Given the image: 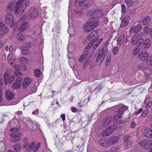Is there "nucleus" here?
<instances>
[{
	"label": "nucleus",
	"instance_id": "f257e3e1",
	"mask_svg": "<svg viewBox=\"0 0 152 152\" xmlns=\"http://www.w3.org/2000/svg\"><path fill=\"white\" fill-rule=\"evenodd\" d=\"M22 5V6L23 7L20 8L19 4H18L15 1H13L8 4L7 7V10L10 12L14 10L15 14L18 15L23 12V10L25 9V7H24V5Z\"/></svg>",
	"mask_w": 152,
	"mask_h": 152
},
{
	"label": "nucleus",
	"instance_id": "f03ea898",
	"mask_svg": "<svg viewBox=\"0 0 152 152\" xmlns=\"http://www.w3.org/2000/svg\"><path fill=\"white\" fill-rule=\"evenodd\" d=\"M95 17H93L89 19L88 22L84 25L83 28L84 31L90 32L97 26L98 22L95 20Z\"/></svg>",
	"mask_w": 152,
	"mask_h": 152
},
{
	"label": "nucleus",
	"instance_id": "7ed1b4c3",
	"mask_svg": "<svg viewBox=\"0 0 152 152\" xmlns=\"http://www.w3.org/2000/svg\"><path fill=\"white\" fill-rule=\"evenodd\" d=\"M19 129L17 128H12L10 129V132L12 133L10 136L12 138L10 139L12 142L14 143L18 142L20 140V138L21 135L20 133L17 134L19 132Z\"/></svg>",
	"mask_w": 152,
	"mask_h": 152
},
{
	"label": "nucleus",
	"instance_id": "20e7f679",
	"mask_svg": "<svg viewBox=\"0 0 152 152\" xmlns=\"http://www.w3.org/2000/svg\"><path fill=\"white\" fill-rule=\"evenodd\" d=\"M10 71L9 70H7L5 72L4 75V83L5 85L9 84H10L12 81H13L15 79L14 75H10Z\"/></svg>",
	"mask_w": 152,
	"mask_h": 152
},
{
	"label": "nucleus",
	"instance_id": "39448f33",
	"mask_svg": "<svg viewBox=\"0 0 152 152\" xmlns=\"http://www.w3.org/2000/svg\"><path fill=\"white\" fill-rule=\"evenodd\" d=\"M116 129V127L115 126H111L103 131L102 133V134L103 136H108L114 132Z\"/></svg>",
	"mask_w": 152,
	"mask_h": 152
},
{
	"label": "nucleus",
	"instance_id": "423d86ee",
	"mask_svg": "<svg viewBox=\"0 0 152 152\" xmlns=\"http://www.w3.org/2000/svg\"><path fill=\"white\" fill-rule=\"evenodd\" d=\"M13 19L14 16L11 13H9L6 18L5 22L6 24H9L11 28L12 27L15 23Z\"/></svg>",
	"mask_w": 152,
	"mask_h": 152
},
{
	"label": "nucleus",
	"instance_id": "0eeeda50",
	"mask_svg": "<svg viewBox=\"0 0 152 152\" xmlns=\"http://www.w3.org/2000/svg\"><path fill=\"white\" fill-rule=\"evenodd\" d=\"M89 15L92 16H95L97 17H100L102 16V12L100 9H94L88 12Z\"/></svg>",
	"mask_w": 152,
	"mask_h": 152
},
{
	"label": "nucleus",
	"instance_id": "6e6552de",
	"mask_svg": "<svg viewBox=\"0 0 152 152\" xmlns=\"http://www.w3.org/2000/svg\"><path fill=\"white\" fill-rule=\"evenodd\" d=\"M104 50L103 49H101L98 52V54L96 57V61L98 62L100 59V62L102 63L104 60V59L106 56V54L104 53Z\"/></svg>",
	"mask_w": 152,
	"mask_h": 152
},
{
	"label": "nucleus",
	"instance_id": "1a4fd4ad",
	"mask_svg": "<svg viewBox=\"0 0 152 152\" xmlns=\"http://www.w3.org/2000/svg\"><path fill=\"white\" fill-rule=\"evenodd\" d=\"M139 144L144 149H151L150 140L147 139L142 140L139 142Z\"/></svg>",
	"mask_w": 152,
	"mask_h": 152
},
{
	"label": "nucleus",
	"instance_id": "9d476101",
	"mask_svg": "<svg viewBox=\"0 0 152 152\" xmlns=\"http://www.w3.org/2000/svg\"><path fill=\"white\" fill-rule=\"evenodd\" d=\"M39 12L37 9L31 8L30 9L29 15L30 19H33L37 18Z\"/></svg>",
	"mask_w": 152,
	"mask_h": 152
},
{
	"label": "nucleus",
	"instance_id": "9b49d317",
	"mask_svg": "<svg viewBox=\"0 0 152 152\" xmlns=\"http://www.w3.org/2000/svg\"><path fill=\"white\" fill-rule=\"evenodd\" d=\"M98 34V32L97 30H95L91 32L88 37V39L90 40L93 39V41L95 42L98 39V37L97 36Z\"/></svg>",
	"mask_w": 152,
	"mask_h": 152
},
{
	"label": "nucleus",
	"instance_id": "f8f14e48",
	"mask_svg": "<svg viewBox=\"0 0 152 152\" xmlns=\"http://www.w3.org/2000/svg\"><path fill=\"white\" fill-rule=\"evenodd\" d=\"M22 78L18 77L15 80V83L12 86V88L15 89L19 88L22 83Z\"/></svg>",
	"mask_w": 152,
	"mask_h": 152
},
{
	"label": "nucleus",
	"instance_id": "ddd939ff",
	"mask_svg": "<svg viewBox=\"0 0 152 152\" xmlns=\"http://www.w3.org/2000/svg\"><path fill=\"white\" fill-rule=\"evenodd\" d=\"M28 27V23L27 21L23 22L20 24L18 30L20 33H21L27 29Z\"/></svg>",
	"mask_w": 152,
	"mask_h": 152
},
{
	"label": "nucleus",
	"instance_id": "4468645a",
	"mask_svg": "<svg viewBox=\"0 0 152 152\" xmlns=\"http://www.w3.org/2000/svg\"><path fill=\"white\" fill-rule=\"evenodd\" d=\"M112 122V118L111 116H108L104 118L102 121L103 126L106 127L111 124Z\"/></svg>",
	"mask_w": 152,
	"mask_h": 152
},
{
	"label": "nucleus",
	"instance_id": "2eb2a0df",
	"mask_svg": "<svg viewBox=\"0 0 152 152\" xmlns=\"http://www.w3.org/2000/svg\"><path fill=\"white\" fill-rule=\"evenodd\" d=\"M116 115L113 118V122L114 124H119L122 123V121L121 120V118L122 116H121L120 114H118V113H116Z\"/></svg>",
	"mask_w": 152,
	"mask_h": 152
},
{
	"label": "nucleus",
	"instance_id": "dca6fc26",
	"mask_svg": "<svg viewBox=\"0 0 152 152\" xmlns=\"http://www.w3.org/2000/svg\"><path fill=\"white\" fill-rule=\"evenodd\" d=\"M80 0L79 2L80 4H84L85 8L90 7L91 6V0Z\"/></svg>",
	"mask_w": 152,
	"mask_h": 152
},
{
	"label": "nucleus",
	"instance_id": "f3484780",
	"mask_svg": "<svg viewBox=\"0 0 152 152\" xmlns=\"http://www.w3.org/2000/svg\"><path fill=\"white\" fill-rule=\"evenodd\" d=\"M99 143L101 145L105 147H108L110 146L108 140L104 138L100 139Z\"/></svg>",
	"mask_w": 152,
	"mask_h": 152
},
{
	"label": "nucleus",
	"instance_id": "a211bd4d",
	"mask_svg": "<svg viewBox=\"0 0 152 152\" xmlns=\"http://www.w3.org/2000/svg\"><path fill=\"white\" fill-rule=\"evenodd\" d=\"M6 99L9 100L13 99L15 96V94L12 91H6L5 94Z\"/></svg>",
	"mask_w": 152,
	"mask_h": 152
},
{
	"label": "nucleus",
	"instance_id": "6ab92c4d",
	"mask_svg": "<svg viewBox=\"0 0 152 152\" xmlns=\"http://www.w3.org/2000/svg\"><path fill=\"white\" fill-rule=\"evenodd\" d=\"M9 30L8 27L3 23H0V31L2 32V34H4V35L5 34L8 33Z\"/></svg>",
	"mask_w": 152,
	"mask_h": 152
},
{
	"label": "nucleus",
	"instance_id": "aec40b11",
	"mask_svg": "<svg viewBox=\"0 0 152 152\" xmlns=\"http://www.w3.org/2000/svg\"><path fill=\"white\" fill-rule=\"evenodd\" d=\"M110 146L111 145L117 143L119 140V137L118 136H114L110 137L108 139Z\"/></svg>",
	"mask_w": 152,
	"mask_h": 152
},
{
	"label": "nucleus",
	"instance_id": "412c9836",
	"mask_svg": "<svg viewBox=\"0 0 152 152\" xmlns=\"http://www.w3.org/2000/svg\"><path fill=\"white\" fill-rule=\"evenodd\" d=\"M130 18L129 16H126L122 20L121 27H124L127 26L129 23V20Z\"/></svg>",
	"mask_w": 152,
	"mask_h": 152
},
{
	"label": "nucleus",
	"instance_id": "4be33fe9",
	"mask_svg": "<svg viewBox=\"0 0 152 152\" xmlns=\"http://www.w3.org/2000/svg\"><path fill=\"white\" fill-rule=\"evenodd\" d=\"M128 108V107L124 105L120 107L116 112L118 114H120L121 116L124 114V112Z\"/></svg>",
	"mask_w": 152,
	"mask_h": 152
},
{
	"label": "nucleus",
	"instance_id": "5701e85b",
	"mask_svg": "<svg viewBox=\"0 0 152 152\" xmlns=\"http://www.w3.org/2000/svg\"><path fill=\"white\" fill-rule=\"evenodd\" d=\"M32 80L28 77L25 78L23 83V87H26L27 86L29 85L32 82Z\"/></svg>",
	"mask_w": 152,
	"mask_h": 152
},
{
	"label": "nucleus",
	"instance_id": "b1692460",
	"mask_svg": "<svg viewBox=\"0 0 152 152\" xmlns=\"http://www.w3.org/2000/svg\"><path fill=\"white\" fill-rule=\"evenodd\" d=\"M145 136L147 138L152 137V129L150 128L146 129L144 132Z\"/></svg>",
	"mask_w": 152,
	"mask_h": 152
},
{
	"label": "nucleus",
	"instance_id": "393cba45",
	"mask_svg": "<svg viewBox=\"0 0 152 152\" xmlns=\"http://www.w3.org/2000/svg\"><path fill=\"white\" fill-rule=\"evenodd\" d=\"M138 57L141 60L144 61L148 58V53L147 52H145L144 53H141L138 55Z\"/></svg>",
	"mask_w": 152,
	"mask_h": 152
},
{
	"label": "nucleus",
	"instance_id": "a878e982",
	"mask_svg": "<svg viewBox=\"0 0 152 152\" xmlns=\"http://www.w3.org/2000/svg\"><path fill=\"white\" fill-rule=\"evenodd\" d=\"M141 36V33H140L138 34H135L134 35L131 39V42L133 45H135L136 41L137 39Z\"/></svg>",
	"mask_w": 152,
	"mask_h": 152
},
{
	"label": "nucleus",
	"instance_id": "bb28decb",
	"mask_svg": "<svg viewBox=\"0 0 152 152\" xmlns=\"http://www.w3.org/2000/svg\"><path fill=\"white\" fill-rule=\"evenodd\" d=\"M144 45H142V47L144 48H149L151 46V42L149 39H146L144 42Z\"/></svg>",
	"mask_w": 152,
	"mask_h": 152
},
{
	"label": "nucleus",
	"instance_id": "cd10ccee",
	"mask_svg": "<svg viewBox=\"0 0 152 152\" xmlns=\"http://www.w3.org/2000/svg\"><path fill=\"white\" fill-rule=\"evenodd\" d=\"M22 149L21 145L19 143L16 144L13 146V151L14 152H18Z\"/></svg>",
	"mask_w": 152,
	"mask_h": 152
},
{
	"label": "nucleus",
	"instance_id": "c85d7f7f",
	"mask_svg": "<svg viewBox=\"0 0 152 152\" xmlns=\"http://www.w3.org/2000/svg\"><path fill=\"white\" fill-rule=\"evenodd\" d=\"M20 48L21 49V53L23 55H27L29 54V50L27 48L23 46L21 47Z\"/></svg>",
	"mask_w": 152,
	"mask_h": 152
},
{
	"label": "nucleus",
	"instance_id": "c756f323",
	"mask_svg": "<svg viewBox=\"0 0 152 152\" xmlns=\"http://www.w3.org/2000/svg\"><path fill=\"white\" fill-rule=\"evenodd\" d=\"M143 71L145 75V79L147 80L148 79L151 72V69L149 68H145Z\"/></svg>",
	"mask_w": 152,
	"mask_h": 152
},
{
	"label": "nucleus",
	"instance_id": "7c9ffc66",
	"mask_svg": "<svg viewBox=\"0 0 152 152\" xmlns=\"http://www.w3.org/2000/svg\"><path fill=\"white\" fill-rule=\"evenodd\" d=\"M36 143L35 142H31L30 144L28 146V148H26L25 151L27 152H30L33 148Z\"/></svg>",
	"mask_w": 152,
	"mask_h": 152
},
{
	"label": "nucleus",
	"instance_id": "2f4dec72",
	"mask_svg": "<svg viewBox=\"0 0 152 152\" xmlns=\"http://www.w3.org/2000/svg\"><path fill=\"white\" fill-rule=\"evenodd\" d=\"M134 33H137L140 31L142 29V26L141 24H137L135 26H134Z\"/></svg>",
	"mask_w": 152,
	"mask_h": 152
},
{
	"label": "nucleus",
	"instance_id": "473e14b6",
	"mask_svg": "<svg viewBox=\"0 0 152 152\" xmlns=\"http://www.w3.org/2000/svg\"><path fill=\"white\" fill-rule=\"evenodd\" d=\"M88 54V52L87 51H86V52L84 53L79 58V61L80 62H82L84 59L86 58Z\"/></svg>",
	"mask_w": 152,
	"mask_h": 152
},
{
	"label": "nucleus",
	"instance_id": "72a5a7b5",
	"mask_svg": "<svg viewBox=\"0 0 152 152\" xmlns=\"http://www.w3.org/2000/svg\"><path fill=\"white\" fill-rule=\"evenodd\" d=\"M18 60L21 62L25 64H27L28 62V58L23 57H19V58Z\"/></svg>",
	"mask_w": 152,
	"mask_h": 152
},
{
	"label": "nucleus",
	"instance_id": "f704fd0d",
	"mask_svg": "<svg viewBox=\"0 0 152 152\" xmlns=\"http://www.w3.org/2000/svg\"><path fill=\"white\" fill-rule=\"evenodd\" d=\"M94 41H93V40H91L89 44L85 47V50L88 51V50H90V48L94 45Z\"/></svg>",
	"mask_w": 152,
	"mask_h": 152
},
{
	"label": "nucleus",
	"instance_id": "c9c22d12",
	"mask_svg": "<svg viewBox=\"0 0 152 152\" xmlns=\"http://www.w3.org/2000/svg\"><path fill=\"white\" fill-rule=\"evenodd\" d=\"M125 36L124 34H122L117 40V43L118 44H121L124 41Z\"/></svg>",
	"mask_w": 152,
	"mask_h": 152
},
{
	"label": "nucleus",
	"instance_id": "e433bc0d",
	"mask_svg": "<svg viewBox=\"0 0 152 152\" xmlns=\"http://www.w3.org/2000/svg\"><path fill=\"white\" fill-rule=\"evenodd\" d=\"M30 4V1L29 0H26L25 2H23V3H20V8L22 7V5H24V7H25V9L23 10V12L26 9V7L28 6ZM22 7H23L22 6Z\"/></svg>",
	"mask_w": 152,
	"mask_h": 152
},
{
	"label": "nucleus",
	"instance_id": "4c0bfd02",
	"mask_svg": "<svg viewBox=\"0 0 152 152\" xmlns=\"http://www.w3.org/2000/svg\"><path fill=\"white\" fill-rule=\"evenodd\" d=\"M144 42V40L141 38H138L136 41L135 45L140 46L142 45Z\"/></svg>",
	"mask_w": 152,
	"mask_h": 152
},
{
	"label": "nucleus",
	"instance_id": "58836bf2",
	"mask_svg": "<svg viewBox=\"0 0 152 152\" xmlns=\"http://www.w3.org/2000/svg\"><path fill=\"white\" fill-rule=\"evenodd\" d=\"M150 17L149 16L146 17L142 20L143 24L145 25H146L150 21Z\"/></svg>",
	"mask_w": 152,
	"mask_h": 152
},
{
	"label": "nucleus",
	"instance_id": "ea45409f",
	"mask_svg": "<svg viewBox=\"0 0 152 152\" xmlns=\"http://www.w3.org/2000/svg\"><path fill=\"white\" fill-rule=\"evenodd\" d=\"M124 2L128 7H130L133 4V1L132 0H125Z\"/></svg>",
	"mask_w": 152,
	"mask_h": 152
},
{
	"label": "nucleus",
	"instance_id": "a19ab883",
	"mask_svg": "<svg viewBox=\"0 0 152 152\" xmlns=\"http://www.w3.org/2000/svg\"><path fill=\"white\" fill-rule=\"evenodd\" d=\"M17 38L19 41L22 42L23 41L24 37L21 33H19L18 34Z\"/></svg>",
	"mask_w": 152,
	"mask_h": 152
},
{
	"label": "nucleus",
	"instance_id": "79ce46f5",
	"mask_svg": "<svg viewBox=\"0 0 152 152\" xmlns=\"http://www.w3.org/2000/svg\"><path fill=\"white\" fill-rule=\"evenodd\" d=\"M111 55L110 54H109L106 58V63H105V65L106 66H107L110 64V58H111Z\"/></svg>",
	"mask_w": 152,
	"mask_h": 152
},
{
	"label": "nucleus",
	"instance_id": "37998d69",
	"mask_svg": "<svg viewBox=\"0 0 152 152\" xmlns=\"http://www.w3.org/2000/svg\"><path fill=\"white\" fill-rule=\"evenodd\" d=\"M35 75L37 77H38L40 75V71L38 69H35L34 71Z\"/></svg>",
	"mask_w": 152,
	"mask_h": 152
},
{
	"label": "nucleus",
	"instance_id": "c03bdc74",
	"mask_svg": "<svg viewBox=\"0 0 152 152\" xmlns=\"http://www.w3.org/2000/svg\"><path fill=\"white\" fill-rule=\"evenodd\" d=\"M89 63V60L88 59H86L83 63V68H86L88 65Z\"/></svg>",
	"mask_w": 152,
	"mask_h": 152
},
{
	"label": "nucleus",
	"instance_id": "a18cd8bd",
	"mask_svg": "<svg viewBox=\"0 0 152 152\" xmlns=\"http://www.w3.org/2000/svg\"><path fill=\"white\" fill-rule=\"evenodd\" d=\"M138 68L139 69L144 70L146 68H145L144 64H140L138 66Z\"/></svg>",
	"mask_w": 152,
	"mask_h": 152
},
{
	"label": "nucleus",
	"instance_id": "49530a36",
	"mask_svg": "<svg viewBox=\"0 0 152 152\" xmlns=\"http://www.w3.org/2000/svg\"><path fill=\"white\" fill-rule=\"evenodd\" d=\"M110 41V40L109 39H108L104 43L102 48L101 49H103V50H104V49L108 47V44L109 43Z\"/></svg>",
	"mask_w": 152,
	"mask_h": 152
},
{
	"label": "nucleus",
	"instance_id": "de8ad7c7",
	"mask_svg": "<svg viewBox=\"0 0 152 152\" xmlns=\"http://www.w3.org/2000/svg\"><path fill=\"white\" fill-rule=\"evenodd\" d=\"M146 64L148 65H151L152 67V57L149 58L146 61Z\"/></svg>",
	"mask_w": 152,
	"mask_h": 152
},
{
	"label": "nucleus",
	"instance_id": "09e8293b",
	"mask_svg": "<svg viewBox=\"0 0 152 152\" xmlns=\"http://www.w3.org/2000/svg\"><path fill=\"white\" fill-rule=\"evenodd\" d=\"M139 51V49L137 47H135L133 50V53L134 55H137Z\"/></svg>",
	"mask_w": 152,
	"mask_h": 152
},
{
	"label": "nucleus",
	"instance_id": "8fccbe9b",
	"mask_svg": "<svg viewBox=\"0 0 152 152\" xmlns=\"http://www.w3.org/2000/svg\"><path fill=\"white\" fill-rule=\"evenodd\" d=\"M148 110L147 109H146L143 112L141 115L142 117H145L147 115V114L148 113Z\"/></svg>",
	"mask_w": 152,
	"mask_h": 152
},
{
	"label": "nucleus",
	"instance_id": "3c124183",
	"mask_svg": "<svg viewBox=\"0 0 152 152\" xmlns=\"http://www.w3.org/2000/svg\"><path fill=\"white\" fill-rule=\"evenodd\" d=\"M118 149V148L117 147H113L111 148L110 149V151L111 152H116L117 151Z\"/></svg>",
	"mask_w": 152,
	"mask_h": 152
},
{
	"label": "nucleus",
	"instance_id": "603ef678",
	"mask_svg": "<svg viewBox=\"0 0 152 152\" xmlns=\"http://www.w3.org/2000/svg\"><path fill=\"white\" fill-rule=\"evenodd\" d=\"M13 68L16 71H19L20 70V66L18 64L15 65Z\"/></svg>",
	"mask_w": 152,
	"mask_h": 152
},
{
	"label": "nucleus",
	"instance_id": "864d4df0",
	"mask_svg": "<svg viewBox=\"0 0 152 152\" xmlns=\"http://www.w3.org/2000/svg\"><path fill=\"white\" fill-rule=\"evenodd\" d=\"M118 48L117 47H114L113 50V52L114 54H116L118 52Z\"/></svg>",
	"mask_w": 152,
	"mask_h": 152
},
{
	"label": "nucleus",
	"instance_id": "5fc2aeb1",
	"mask_svg": "<svg viewBox=\"0 0 152 152\" xmlns=\"http://www.w3.org/2000/svg\"><path fill=\"white\" fill-rule=\"evenodd\" d=\"M15 74L17 77H18L21 75V73L19 71H16L15 72Z\"/></svg>",
	"mask_w": 152,
	"mask_h": 152
},
{
	"label": "nucleus",
	"instance_id": "6e6d98bb",
	"mask_svg": "<svg viewBox=\"0 0 152 152\" xmlns=\"http://www.w3.org/2000/svg\"><path fill=\"white\" fill-rule=\"evenodd\" d=\"M13 54L12 53H10L7 56V59L9 61L11 60L13 57Z\"/></svg>",
	"mask_w": 152,
	"mask_h": 152
},
{
	"label": "nucleus",
	"instance_id": "4d7b16f0",
	"mask_svg": "<svg viewBox=\"0 0 152 152\" xmlns=\"http://www.w3.org/2000/svg\"><path fill=\"white\" fill-rule=\"evenodd\" d=\"M132 143V140H129L128 141V142L126 145V146H127V148L130 147L131 146Z\"/></svg>",
	"mask_w": 152,
	"mask_h": 152
},
{
	"label": "nucleus",
	"instance_id": "13d9d810",
	"mask_svg": "<svg viewBox=\"0 0 152 152\" xmlns=\"http://www.w3.org/2000/svg\"><path fill=\"white\" fill-rule=\"evenodd\" d=\"M143 110L142 108H140L138 110V111L136 112L135 113V115H137L140 113L142 112Z\"/></svg>",
	"mask_w": 152,
	"mask_h": 152
},
{
	"label": "nucleus",
	"instance_id": "bf43d9fd",
	"mask_svg": "<svg viewBox=\"0 0 152 152\" xmlns=\"http://www.w3.org/2000/svg\"><path fill=\"white\" fill-rule=\"evenodd\" d=\"M29 144V142H25L24 143L23 147V148H26L28 146Z\"/></svg>",
	"mask_w": 152,
	"mask_h": 152
},
{
	"label": "nucleus",
	"instance_id": "052dcab7",
	"mask_svg": "<svg viewBox=\"0 0 152 152\" xmlns=\"http://www.w3.org/2000/svg\"><path fill=\"white\" fill-rule=\"evenodd\" d=\"M31 44L29 42L26 44L25 45V46L23 47H26V48H27L28 49V48H31Z\"/></svg>",
	"mask_w": 152,
	"mask_h": 152
},
{
	"label": "nucleus",
	"instance_id": "680f3d73",
	"mask_svg": "<svg viewBox=\"0 0 152 152\" xmlns=\"http://www.w3.org/2000/svg\"><path fill=\"white\" fill-rule=\"evenodd\" d=\"M151 102H148L146 105V108H149L151 106Z\"/></svg>",
	"mask_w": 152,
	"mask_h": 152
},
{
	"label": "nucleus",
	"instance_id": "e2e57ef3",
	"mask_svg": "<svg viewBox=\"0 0 152 152\" xmlns=\"http://www.w3.org/2000/svg\"><path fill=\"white\" fill-rule=\"evenodd\" d=\"M129 139V136L128 135H126L124 138V141L125 143H126Z\"/></svg>",
	"mask_w": 152,
	"mask_h": 152
},
{
	"label": "nucleus",
	"instance_id": "0e129e2a",
	"mask_svg": "<svg viewBox=\"0 0 152 152\" xmlns=\"http://www.w3.org/2000/svg\"><path fill=\"white\" fill-rule=\"evenodd\" d=\"M71 110L73 113H76L77 111V109L75 107H72L71 108Z\"/></svg>",
	"mask_w": 152,
	"mask_h": 152
},
{
	"label": "nucleus",
	"instance_id": "69168bd1",
	"mask_svg": "<svg viewBox=\"0 0 152 152\" xmlns=\"http://www.w3.org/2000/svg\"><path fill=\"white\" fill-rule=\"evenodd\" d=\"M134 26H132L129 29V31L130 33H132L133 31L134 32Z\"/></svg>",
	"mask_w": 152,
	"mask_h": 152
},
{
	"label": "nucleus",
	"instance_id": "338daca9",
	"mask_svg": "<svg viewBox=\"0 0 152 152\" xmlns=\"http://www.w3.org/2000/svg\"><path fill=\"white\" fill-rule=\"evenodd\" d=\"M135 126V122L134 121H132L131 122V127L132 128H134Z\"/></svg>",
	"mask_w": 152,
	"mask_h": 152
},
{
	"label": "nucleus",
	"instance_id": "774afa93",
	"mask_svg": "<svg viewBox=\"0 0 152 152\" xmlns=\"http://www.w3.org/2000/svg\"><path fill=\"white\" fill-rule=\"evenodd\" d=\"M61 117L62 118V120L63 121H64L65 120V114H62L61 115Z\"/></svg>",
	"mask_w": 152,
	"mask_h": 152
}]
</instances>
